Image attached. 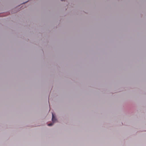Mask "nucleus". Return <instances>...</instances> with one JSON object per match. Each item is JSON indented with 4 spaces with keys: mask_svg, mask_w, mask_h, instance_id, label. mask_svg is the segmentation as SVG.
Returning a JSON list of instances; mask_svg holds the SVG:
<instances>
[{
    "mask_svg": "<svg viewBox=\"0 0 146 146\" xmlns=\"http://www.w3.org/2000/svg\"><path fill=\"white\" fill-rule=\"evenodd\" d=\"M52 120L53 122H55L56 120V119L55 116L54 115V114L53 113H52Z\"/></svg>",
    "mask_w": 146,
    "mask_h": 146,
    "instance_id": "obj_1",
    "label": "nucleus"
},
{
    "mask_svg": "<svg viewBox=\"0 0 146 146\" xmlns=\"http://www.w3.org/2000/svg\"><path fill=\"white\" fill-rule=\"evenodd\" d=\"M53 125V123H51L48 124V125L49 126H51Z\"/></svg>",
    "mask_w": 146,
    "mask_h": 146,
    "instance_id": "obj_2",
    "label": "nucleus"
},
{
    "mask_svg": "<svg viewBox=\"0 0 146 146\" xmlns=\"http://www.w3.org/2000/svg\"><path fill=\"white\" fill-rule=\"evenodd\" d=\"M64 0H61V1H64Z\"/></svg>",
    "mask_w": 146,
    "mask_h": 146,
    "instance_id": "obj_3",
    "label": "nucleus"
}]
</instances>
